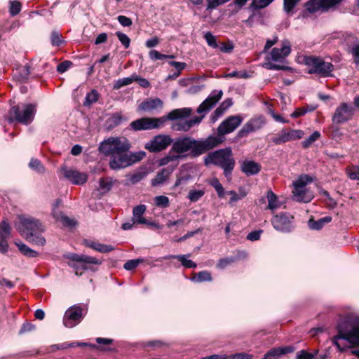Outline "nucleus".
<instances>
[{
    "label": "nucleus",
    "mask_w": 359,
    "mask_h": 359,
    "mask_svg": "<svg viewBox=\"0 0 359 359\" xmlns=\"http://www.w3.org/2000/svg\"><path fill=\"white\" fill-rule=\"evenodd\" d=\"M205 164H213L224 170L225 177L230 180L235 166V160L231 147H226L209 153L205 158Z\"/></svg>",
    "instance_id": "obj_5"
},
{
    "label": "nucleus",
    "mask_w": 359,
    "mask_h": 359,
    "mask_svg": "<svg viewBox=\"0 0 359 359\" xmlns=\"http://www.w3.org/2000/svg\"><path fill=\"white\" fill-rule=\"evenodd\" d=\"M146 211V205H139L133 208V224H142L147 222V219L143 217Z\"/></svg>",
    "instance_id": "obj_25"
},
{
    "label": "nucleus",
    "mask_w": 359,
    "mask_h": 359,
    "mask_svg": "<svg viewBox=\"0 0 359 359\" xmlns=\"http://www.w3.org/2000/svg\"><path fill=\"white\" fill-rule=\"evenodd\" d=\"M67 258L71 261L69 265L75 270L77 276H81L83 272L88 269V264H101L102 262L94 257L85 255L70 254Z\"/></svg>",
    "instance_id": "obj_8"
},
{
    "label": "nucleus",
    "mask_w": 359,
    "mask_h": 359,
    "mask_svg": "<svg viewBox=\"0 0 359 359\" xmlns=\"http://www.w3.org/2000/svg\"><path fill=\"white\" fill-rule=\"evenodd\" d=\"M293 217L287 213L276 215L271 219L273 226L279 231L289 232L292 228V221Z\"/></svg>",
    "instance_id": "obj_18"
},
{
    "label": "nucleus",
    "mask_w": 359,
    "mask_h": 359,
    "mask_svg": "<svg viewBox=\"0 0 359 359\" xmlns=\"http://www.w3.org/2000/svg\"><path fill=\"white\" fill-rule=\"evenodd\" d=\"M229 0H208V9H213L222 5Z\"/></svg>",
    "instance_id": "obj_58"
},
{
    "label": "nucleus",
    "mask_w": 359,
    "mask_h": 359,
    "mask_svg": "<svg viewBox=\"0 0 359 359\" xmlns=\"http://www.w3.org/2000/svg\"><path fill=\"white\" fill-rule=\"evenodd\" d=\"M191 113L190 108H181L171 111L166 117L149 118L144 117L130 123V127L134 130H147L158 128L163 126L166 120H176L188 117Z\"/></svg>",
    "instance_id": "obj_4"
},
{
    "label": "nucleus",
    "mask_w": 359,
    "mask_h": 359,
    "mask_svg": "<svg viewBox=\"0 0 359 359\" xmlns=\"http://www.w3.org/2000/svg\"><path fill=\"white\" fill-rule=\"evenodd\" d=\"M133 81L137 82L138 84L142 88H146L150 86L149 82L146 79L141 78L135 74H133Z\"/></svg>",
    "instance_id": "obj_54"
},
{
    "label": "nucleus",
    "mask_w": 359,
    "mask_h": 359,
    "mask_svg": "<svg viewBox=\"0 0 359 359\" xmlns=\"http://www.w3.org/2000/svg\"><path fill=\"white\" fill-rule=\"evenodd\" d=\"M311 181V177L306 175H303L293 182L294 189L292 193L295 201L304 203H308L311 201L313 194L305 189L306 184Z\"/></svg>",
    "instance_id": "obj_9"
},
{
    "label": "nucleus",
    "mask_w": 359,
    "mask_h": 359,
    "mask_svg": "<svg viewBox=\"0 0 359 359\" xmlns=\"http://www.w3.org/2000/svg\"><path fill=\"white\" fill-rule=\"evenodd\" d=\"M163 106V102L159 98L148 99L142 102L139 105V110L141 111H151L153 109L161 107Z\"/></svg>",
    "instance_id": "obj_24"
},
{
    "label": "nucleus",
    "mask_w": 359,
    "mask_h": 359,
    "mask_svg": "<svg viewBox=\"0 0 359 359\" xmlns=\"http://www.w3.org/2000/svg\"><path fill=\"white\" fill-rule=\"evenodd\" d=\"M300 0H284V9L286 12L291 11Z\"/></svg>",
    "instance_id": "obj_57"
},
{
    "label": "nucleus",
    "mask_w": 359,
    "mask_h": 359,
    "mask_svg": "<svg viewBox=\"0 0 359 359\" xmlns=\"http://www.w3.org/2000/svg\"><path fill=\"white\" fill-rule=\"evenodd\" d=\"M11 228L7 221L4 220L0 224V237L8 238L11 236Z\"/></svg>",
    "instance_id": "obj_40"
},
{
    "label": "nucleus",
    "mask_w": 359,
    "mask_h": 359,
    "mask_svg": "<svg viewBox=\"0 0 359 359\" xmlns=\"http://www.w3.org/2000/svg\"><path fill=\"white\" fill-rule=\"evenodd\" d=\"M147 171L145 170H140L132 175L130 180L131 183L136 184L142 180L147 175Z\"/></svg>",
    "instance_id": "obj_46"
},
{
    "label": "nucleus",
    "mask_w": 359,
    "mask_h": 359,
    "mask_svg": "<svg viewBox=\"0 0 359 359\" xmlns=\"http://www.w3.org/2000/svg\"><path fill=\"white\" fill-rule=\"evenodd\" d=\"M146 156V153L143 151L128 154H126V163L124 165H121V169L125 168L128 166L131 165L132 164L140 161L143 158Z\"/></svg>",
    "instance_id": "obj_27"
},
{
    "label": "nucleus",
    "mask_w": 359,
    "mask_h": 359,
    "mask_svg": "<svg viewBox=\"0 0 359 359\" xmlns=\"http://www.w3.org/2000/svg\"><path fill=\"white\" fill-rule=\"evenodd\" d=\"M53 217L58 221H60L63 225L66 226H74L76 225V222L72 219L69 218L63 215L61 211L57 212L55 209L53 211Z\"/></svg>",
    "instance_id": "obj_29"
},
{
    "label": "nucleus",
    "mask_w": 359,
    "mask_h": 359,
    "mask_svg": "<svg viewBox=\"0 0 359 359\" xmlns=\"http://www.w3.org/2000/svg\"><path fill=\"white\" fill-rule=\"evenodd\" d=\"M304 62L309 68V74H318L323 76H329L334 69L332 63L325 62L320 57L305 56Z\"/></svg>",
    "instance_id": "obj_7"
},
{
    "label": "nucleus",
    "mask_w": 359,
    "mask_h": 359,
    "mask_svg": "<svg viewBox=\"0 0 359 359\" xmlns=\"http://www.w3.org/2000/svg\"><path fill=\"white\" fill-rule=\"evenodd\" d=\"M36 105L32 104L13 106L9 111L8 121H18L28 125L32 122L36 114Z\"/></svg>",
    "instance_id": "obj_6"
},
{
    "label": "nucleus",
    "mask_w": 359,
    "mask_h": 359,
    "mask_svg": "<svg viewBox=\"0 0 359 359\" xmlns=\"http://www.w3.org/2000/svg\"><path fill=\"white\" fill-rule=\"evenodd\" d=\"M354 61L356 64L359 65V44L353 47L351 50Z\"/></svg>",
    "instance_id": "obj_64"
},
{
    "label": "nucleus",
    "mask_w": 359,
    "mask_h": 359,
    "mask_svg": "<svg viewBox=\"0 0 359 359\" xmlns=\"http://www.w3.org/2000/svg\"><path fill=\"white\" fill-rule=\"evenodd\" d=\"M83 309L80 306L70 307L65 313L63 324L66 327L72 328L79 324L83 318Z\"/></svg>",
    "instance_id": "obj_14"
},
{
    "label": "nucleus",
    "mask_w": 359,
    "mask_h": 359,
    "mask_svg": "<svg viewBox=\"0 0 359 359\" xmlns=\"http://www.w3.org/2000/svg\"><path fill=\"white\" fill-rule=\"evenodd\" d=\"M293 351L294 348L292 346L275 348L270 350L267 353L265 354L264 356L266 358V359H271L272 358H277L282 355L292 353Z\"/></svg>",
    "instance_id": "obj_26"
},
{
    "label": "nucleus",
    "mask_w": 359,
    "mask_h": 359,
    "mask_svg": "<svg viewBox=\"0 0 359 359\" xmlns=\"http://www.w3.org/2000/svg\"><path fill=\"white\" fill-rule=\"evenodd\" d=\"M324 226L323 223L321 222V219H318V221H315L313 219H310L309 221V226L311 229L313 230H319L323 228Z\"/></svg>",
    "instance_id": "obj_60"
},
{
    "label": "nucleus",
    "mask_w": 359,
    "mask_h": 359,
    "mask_svg": "<svg viewBox=\"0 0 359 359\" xmlns=\"http://www.w3.org/2000/svg\"><path fill=\"white\" fill-rule=\"evenodd\" d=\"M291 53V44L288 40L282 41L281 48H274L271 52V58L273 61L283 62Z\"/></svg>",
    "instance_id": "obj_20"
},
{
    "label": "nucleus",
    "mask_w": 359,
    "mask_h": 359,
    "mask_svg": "<svg viewBox=\"0 0 359 359\" xmlns=\"http://www.w3.org/2000/svg\"><path fill=\"white\" fill-rule=\"evenodd\" d=\"M114 182L111 178H101L100 180V188L102 189L104 192L109 191L112 186H113Z\"/></svg>",
    "instance_id": "obj_45"
},
{
    "label": "nucleus",
    "mask_w": 359,
    "mask_h": 359,
    "mask_svg": "<svg viewBox=\"0 0 359 359\" xmlns=\"http://www.w3.org/2000/svg\"><path fill=\"white\" fill-rule=\"evenodd\" d=\"M15 244L18 246L20 252L25 256L29 257H35L38 255V253L35 250L31 249L27 245L21 242H15Z\"/></svg>",
    "instance_id": "obj_34"
},
{
    "label": "nucleus",
    "mask_w": 359,
    "mask_h": 359,
    "mask_svg": "<svg viewBox=\"0 0 359 359\" xmlns=\"http://www.w3.org/2000/svg\"><path fill=\"white\" fill-rule=\"evenodd\" d=\"M116 35L126 48H128L130 46V39L126 34L117 32H116Z\"/></svg>",
    "instance_id": "obj_49"
},
{
    "label": "nucleus",
    "mask_w": 359,
    "mask_h": 359,
    "mask_svg": "<svg viewBox=\"0 0 359 359\" xmlns=\"http://www.w3.org/2000/svg\"><path fill=\"white\" fill-rule=\"evenodd\" d=\"M172 144V139L169 135H158L147 142L144 148L151 152H158L165 149Z\"/></svg>",
    "instance_id": "obj_13"
},
{
    "label": "nucleus",
    "mask_w": 359,
    "mask_h": 359,
    "mask_svg": "<svg viewBox=\"0 0 359 359\" xmlns=\"http://www.w3.org/2000/svg\"><path fill=\"white\" fill-rule=\"evenodd\" d=\"M21 4L18 1L10 2L9 11L11 15L14 16L18 14L21 11Z\"/></svg>",
    "instance_id": "obj_48"
},
{
    "label": "nucleus",
    "mask_w": 359,
    "mask_h": 359,
    "mask_svg": "<svg viewBox=\"0 0 359 359\" xmlns=\"http://www.w3.org/2000/svg\"><path fill=\"white\" fill-rule=\"evenodd\" d=\"M60 173L63 177L71 183L76 185H81L86 182L88 175L84 172H81L67 166H62L60 168Z\"/></svg>",
    "instance_id": "obj_16"
},
{
    "label": "nucleus",
    "mask_w": 359,
    "mask_h": 359,
    "mask_svg": "<svg viewBox=\"0 0 359 359\" xmlns=\"http://www.w3.org/2000/svg\"><path fill=\"white\" fill-rule=\"evenodd\" d=\"M262 232V230L252 231L248 234L247 239L251 241H258L260 238Z\"/></svg>",
    "instance_id": "obj_61"
},
{
    "label": "nucleus",
    "mask_w": 359,
    "mask_h": 359,
    "mask_svg": "<svg viewBox=\"0 0 359 359\" xmlns=\"http://www.w3.org/2000/svg\"><path fill=\"white\" fill-rule=\"evenodd\" d=\"M263 67L270 70H287L289 67L285 65H280L272 63L271 62H266Z\"/></svg>",
    "instance_id": "obj_52"
},
{
    "label": "nucleus",
    "mask_w": 359,
    "mask_h": 359,
    "mask_svg": "<svg viewBox=\"0 0 359 359\" xmlns=\"http://www.w3.org/2000/svg\"><path fill=\"white\" fill-rule=\"evenodd\" d=\"M20 233L22 236H23L28 242L39 246H43L45 243V238L39 234V233H35L32 235L30 233H28L24 229L19 227Z\"/></svg>",
    "instance_id": "obj_22"
},
{
    "label": "nucleus",
    "mask_w": 359,
    "mask_h": 359,
    "mask_svg": "<svg viewBox=\"0 0 359 359\" xmlns=\"http://www.w3.org/2000/svg\"><path fill=\"white\" fill-rule=\"evenodd\" d=\"M117 20L118 22L123 27H129L132 25L131 19L126 16L118 15Z\"/></svg>",
    "instance_id": "obj_62"
},
{
    "label": "nucleus",
    "mask_w": 359,
    "mask_h": 359,
    "mask_svg": "<svg viewBox=\"0 0 359 359\" xmlns=\"http://www.w3.org/2000/svg\"><path fill=\"white\" fill-rule=\"evenodd\" d=\"M223 93L222 90H214L211 94L199 105L197 109L198 114H205L209 111L222 98Z\"/></svg>",
    "instance_id": "obj_19"
},
{
    "label": "nucleus",
    "mask_w": 359,
    "mask_h": 359,
    "mask_svg": "<svg viewBox=\"0 0 359 359\" xmlns=\"http://www.w3.org/2000/svg\"><path fill=\"white\" fill-rule=\"evenodd\" d=\"M191 280L196 283H201L204 281H211V273L207 271H203L194 274Z\"/></svg>",
    "instance_id": "obj_35"
},
{
    "label": "nucleus",
    "mask_w": 359,
    "mask_h": 359,
    "mask_svg": "<svg viewBox=\"0 0 359 359\" xmlns=\"http://www.w3.org/2000/svg\"><path fill=\"white\" fill-rule=\"evenodd\" d=\"M342 0H310L305 4L306 9L309 13H315L318 11H327L334 8Z\"/></svg>",
    "instance_id": "obj_15"
},
{
    "label": "nucleus",
    "mask_w": 359,
    "mask_h": 359,
    "mask_svg": "<svg viewBox=\"0 0 359 359\" xmlns=\"http://www.w3.org/2000/svg\"><path fill=\"white\" fill-rule=\"evenodd\" d=\"M18 221L15 223V228L20 233L19 227L24 229L32 235L35 233H41L43 231V226L39 220L30 216L19 215Z\"/></svg>",
    "instance_id": "obj_10"
},
{
    "label": "nucleus",
    "mask_w": 359,
    "mask_h": 359,
    "mask_svg": "<svg viewBox=\"0 0 359 359\" xmlns=\"http://www.w3.org/2000/svg\"><path fill=\"white\" fill-rule=\"evenodd\" d=\"M264 124L262 118H252L248 121L239 131V135L243 137L250 133L255 132L260 129Z\"/></svg>",
    "instance_id": "obj_21"
},
{
    "label": "nucleus",
    "mask_w": 359,
    "mask_h": 359,
    "mask_svg": "<svg viewBox=\"0 0 359 359\" xmlns=\"http://www.w3.org/2000/svg\"><path fill=\"white\" fill-rule=\"evenodd\" d=\"M130 149V143L125 137H110L102 142L99 150L105 156H110L109 167L112 170L121 169L126 163V153Z\"/></svg>",
    "instance_id": "obj_2"
},
{
    "label": "nucleus",
    "mask_w": 359,
    "mask_h": 359,
    "mask_svg": "<svg viewBox=\"0 0 359 359\" xmlns=\"http://www.w3.org/2000/svg\"><path fill=\"white\" fill-rule=\"evenodd\" d=\"M317 353L318 351H316L315 353L312 354L304 350H302L297 353V359H312Z\"/></svg>",
    "instance_id": "obj_56"
},
{
    "label": "nucleus",
    "mask_w": 359,
    "mask_h": 359,
    "mask_svg": "<svg viewBox=\"0 0 359 359\" xmlns=\"http://www.w3.org/2000/svg\"><path fill=\"white\" fill-rule=\"evenodd\" d=\"M86 245L102 253L111 252L114 250L111 245H107L95 241H86Z\"/></svg>",
    "instance_id": "obj_30"
},
{
    "label": "nucleus",
    "mask_w": 359,
    "mask_h": 359,
    "mask_svg": "<svg viewBox=\"0 0 359 359\" xmlns=\"http://www.w3.org/2000/svg\"><path fill=\"white\" fill-rule=\"evenodd\" d=\"M260 168V165L253 161H244L241 164V170L248 176L257 174Z\"/></svg>",
    "instance_id": "obj_23"
},
{
    "label": "nucleus",
    "mask_w": 359,
    "mask_h": 359,
    "mask_svg": "<svg viewBox=\"0 0 359 359\" xmlns=\"http://www.w3.org/2000/svg\"><path fill=\"white\" fill-rule=\"evenodd\" d=\"M173 170L174 168H172L171 169L164 168L161 171L158 172L156 177L151 180V185L153 187H156L163 184L167 180Z\"/></svg>",
    "instance_id": "obj_28"
},
{
    "label": "nucleus",
    "mask_w": 359,
    "mask_h": 359,
    "mask_svg": "<svg viewBox=\"0 0 359 359\" xmlns=\"http://www.w3.org/2000/svg\"><path fill=\"white\" fill-rule=\"evenodd\" d=\"M204 115H202L201 116L194 117L191 120L180 123L178 124V130L182 131H188L194 125L200 123Z\"/></svg>",
    "instance_id": "obj_33"
},
{
    "label": "nucleus",
    "mask_w": 359,
    "mask_h": 359,
    "mask_svg": "<svg viewBox=\"0 0 359 359\" xmlns=\"http://www.w3.org/2000/svg\"><path fill=\"white\" fill-rule=\"evenodd\" d=\"M98 97H99V95H98V93L97 92V90H92L90 91V93L87 94V95L85 98L84 105H88V106L90 105L91 104L97 102L98 100Z\"/></svg>",
    "instance_id": "obj_47"
},
{
    "label": "nucleus",
    "mask_w": 359,
    "mask_h": 359,
    "mask_svg": "<svg viewBox=\"0 0 359 359\" xmlns=\"http://www.w3.org/2000/svg\"><path fill=\"white\" fill-rule=\"evenodd\" d=\"M205 194L204 190H190L187 198L191 202H196L201 198Z\"/></svg>",
    "instance_id": "obj_43"
},
{
    "label": "nucleus",
    "mask_w": 359,
    "mask_h": 359,
    "mask_svg": "<svg viewBox=\"0 0 359 359\" xmlns=\"http://www.w3.org/2000/svg\"><path fill=\"white\" fill-rule=\"evenodd\" d=\"M133 82V75H131L130 77L119 79L118 80L116 81L114 84V89L118 90L121 88L128 86L131 84Z\"/></svg>",
    "instance_id": "obj_41"
},
{
    "label": "nucleus",
    "mask_w": 359,
    "mask_h": 359,
    "mask_svg": "<svg viewBox=\"0 0 359 359\" xmlns=\"http://www.w3.org/2000/svg\"><path fill=\"white\" fill-rule=\"evenodd\" d=\"M210 184L215 188L216 190L218 196L219 198H222L224 196V190L222 185V184L219 182L218 179L213 178L210 181Z\"/></svg>",
    "instance_id": "obj_44"
},
{
    "label": "nucleus",
    "mask_w": 359,
    "mask_h": 359,
    "mask_svg": "<svg viewBox=\"0 0 359 359\" xmlns=\"http://www.w3.org/2000/svg\"><path fill=\"white\" fill-rule=\"evenodd\" d=\"M178 156H179L175 155V154L172 152L170 149L166 156L160 159L159 165L162 166L168 164L170 162H177L179 161Z\"/></svg>",
    "instance_id": "obj_42"
},
{
    "label": "nucleus",
    "mask_w": 359,
    "mask_h": 359,
    "mask_svg": "<svg viewBox=\"0 0 359 359\" xmlns=\"http://www.w3.org/2000/svg\"><path fill=\"white\" fill-rule=\"evenodd\" d=\"M51 43L53 46H59L62 43V35L57 32H53L51 34Z\"/></svg>",
    "instance_id": "obj_53"
},
{
    "label": "nucleus",
    "mask_w": 359,
    "mask_h": 359,
    "mask_svg": "<svg viewBox=\"0 0 359 359\" xmlns=\"http://www.w3.org/2000/svg\"><path fill=\"white\" fill-rule=\"evenodd\" d=\"M187 257H189V255H188ZM167 258L177 259L181 262L182 266L187 268L194 269L196 267V264L190 259H187V255H170Z\"/></svg>",
    "instance_id": "obj_36"
},
{
    "label": "nucleus",
    "mask_w": 359,
    "mask_h": 359,
    "mask_svg": "<svg viewBox=\"0 0 359 359\" xmlns=\"http://www.w3.org/2000/svg\"><path fill=\"white\" fill-rule=\"evenodd\" d=\"M204 38L205 39L207 43L212 48H216L217 46L216 38L210 32L205 33Z\"/></svg>",
    "instance_id": "obj_55"
},
{
    "label": "nucleus",
    "mask_w": 359,
    "mask_h": 359,
    "mask_svg": "<svg viewBox=\"0 0 359 359\" xmlns=\"http://www.w3.org/2000/svg\"><path fill=\"white\" fill-rule=\"evenodd\" d=\"M266 198L268 200V209L273 211L281 206V203L278 201L277 196L272 191L270 190L267 191Z\"/></svg>",
    "instance_id": "obj_31"
},
{
    "label": "nucleus",
    "mask_w": 359,
    "mask_h": 359,
    "mask_svg": "<svg viewBox=\"0 0 359 359\" xmlns=\"http://www.w3.org/2000/svg\"><path fill=\"white\" fill-rule=\"evenodd\" d=\"M248 0H235V4L241 7L246 3ZM273 0H253L251 6L255 8H262L267 6Z\"/></svg>",
    "instance_id": "obj_32"
},
{
    "label": "nucleus",
    "mask_w": 359,
    "mask_h": 359,
    "mask_svg": "<svg viewBox=\"0 0 359 359\" xmlns=\"http://www.w3.org/2000/svg\"><path fill=\"white\" fill-rule=\"evenodd\" d=\"M354 113V107L346 102H342L336 108L332 120L334 123L341 124L351 120Z\"/></svg>",
    "instance_id": "obj_12"
},
{
    "label": "nucleus",
    "mask_w": 359,
    "mask_h": 359,
    "mask_svg": "<svg viewBox=\"0 0 359 359\" xmlns=\"http://www.w3.org/2000/svg\"><path fill=\"white\" fill-rule=\"evenodd\" d=\"M338 334L332 339L333 344L342 351L359 346V316L350 315L337 326Z\"/></svg>",
    "instance_id": "obj_3"
},
{
    "label": "nucleus",
    "mask_w": 359,
    "mask_h": 359,
    "mask_svg": "<svg viewBox=\"0 0 359 359\" xmlns=\"http://www.w3.org/2000/svg\"><path fill=\"white\" fill-rule=\"evenodd\" d=\"M149 56L151 60H162L167 57L166 55L161 54L156 50H152L149 52Z\"/></svg>",
    "instance_id": "obj_59"
},
{
    "label": "nucleus",
    "mask_w": 359,
    "mask_h": 359,
    "mask_svg": "<svg viewBox=\"0 0 359 359\" xmlns=\"http://www.w3.org/2000/svg\"><path fill=\"white\" fill-rule=\"evenodd\" d=\"M29 165L32 169L39 172H43L44 171L43 166L38 159H31Z\"/></svg>",
    "instance_id": "obj_50"
},
{
    "label": "nucleus",
    "mask_w": 359,
    "mask_h": 359,
    "mask_svg": "<svg viewBox=\"0 0 359 359\" xmlns=\"http://www.w3.org/2000/svg\"><path fill=\"white\" fill-rule=\"evenodd\" d=\"M243 118L239 115L230 116L224 120L217 128V135L224 140L223 136L233 133L242 123Z\"/></svg>",
    "instance_id": "obj_11"
},
{
    "label": "nucleus",
    "mask_w": 359,
    "mask_h": 359,
    "mask_svg": "<svg viewBox=\"0 0 359 359\" xmlns=\"http://www.w3.org/2000/svg\"><path fill=\"white\" fill-rule=\"evenodd\" d=\"M142 262V259H131V260L126 262L124 264L123 267L126 270H128V271L133 270V269H135L139 265V264L141 263Z\"/></svg>",
    "instance_id": "obj_51"
},
{
    "label": "nucleus",
    "mask_w": 359,
    "mask_h": 359,
    "mask_svg": "<svg viewBox=\"0 0 359 359\" xmlns=\"http://www.w3.org/2000/svg\"><path fill=\"white\" fill-rule=\"evenodd\" d=\"M154 205L158 208H165L170 205V200L165 196H157L154 198Z\"/></svg>",
    "instance_id": "obj_38"
},
{
    "label": "nucleus",
    "mask_w": 359,
    "mask_h": 359,
    "mask_svg": "<svg viewBox=\"0 0 359 359\" xmlns=\"http://www.w3.org/2000/svg\"><path fill=\"white\" fill-rule=\"evenodd\" d=\"M304 133L302 130H282L276 136L272 138V142L275 144H281L287 142L302 139Z\"/></svg>",
    "instance_id": "obj_17"
},
{
    "label": "nucleus",
    "mask_w": 359,
    "mask_h": 359,
    "mask_svg": "<svg viewBox=\"0 0 359 359\" xmlns=\"http://www.w3.org/2000/svg\"><path fill=\"white\" fill-rule=\"evenodd\" d=\"M346 174L352 180L359 181V165H352L346 168Z\"/></svg>",
    "instance_id": "obj_37"
},
{
    "label": "nucleus",
    "mask_w": 359,
    "mask_h": 359,
    "mask_svg": "<svg viewBox=\"0 0 359 359\" xmlns=\"http://www.w3.org/2000/svg\"><path fill=\"white\" fill-rule=\"evenodd\" d=\"M252 357V356L250 354L241 353L232 355L229 357V359H251Z\"/></svg>",
    "instance_id": "obj_63"
},
{
    "label": "nucleus",
    "mask_w": 359,
    "mask_h": 359,
    "mask_svg": "<svg viewBox=\"0 0 359 359\" xmlns=\"http://www.w3.org/2000/svg\"><path fill=\"white\" fill-rule=\"evenodd\" d=\"M222 142L223 139L219 137L209 136L199 140L192 137L183 136L172 140L171 151L179 156L178 160L189 156L198 157Z\"/></svg>",
    "instance_id": "obj_1"
},
{
    "label": "nucleus",
    "mask_w": 359,
    "mask_h": 359,
    "mask_svg": "<svg viewBox=\"0 0 359 359\" xmlns=\"http://www.w3.org/2000/svg\"><path fill=\"white\" fill-rule=\"evenodd\" d=\"M320 137V133L318 131L313 132L308 138L302 142V147L304 149L309 148L314 142L318 140Z\"/></svg>",
    "instance_id": "obj_39"
}]
</instances>
